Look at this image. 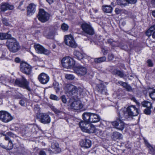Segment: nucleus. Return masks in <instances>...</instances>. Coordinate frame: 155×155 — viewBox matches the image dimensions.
Masks as SVG:
<instances>
[{
	"instance_id": "f257e3e1",
	"label": "nucleus",
	"mask_w": 155,
	"mask_h": 155,
	"mask_svg": "<svg viewBox=\"0 0 155 155\" xmlns=\"http://www.w3.org/2000/svg\"><path fill=\"white\" fill-rule=\"evenodd\" d=\"M139 113V109L134 105L130 106L127 108L122 109L119 112L120 117L123 120L128 119L129 117L137 116Z\"/></svg>"
},
{
	"instance_id": "f03ea898",
	"label": "nucleus",
	"mask_w": 155,
	"mask_h": 155,
	"mask_svg": "<svg viewBox=\"0 0 155 155\" xmlns=\"http://www.w3.org/2000/svg\"><path fill=\"white\" fill-rule=\"evenodd\" d=\"M83 119L87 123H97L101 120V117L98 114L91 113H84L82 115Z\"/></svg>"
},
{
	"instance_id": "7ed1b4c3",
	"label": "nucleus",
	"mask_w": 155,
	"mask_h": 155,
	"mask_svg": "<svg viewBox=\"0 0 155 155\" xmlns=\"http://www.w3.org/2000/svg\"><path fill=\"white\" fill-rule=\"evenodd\" d=\"M7 45L10 51L12 52H17L19 48L18 43L14 38H11L8 41Z\"/></svg>"
},
{
	"instance_id": "20e7f679",
	"label": "nucleus",
	"mask_w": 155,
	"mask_h": 155,
	"mask_svg": "<svg viewBox=\"0 0 155 155\" xmlns=\"http://www.w3.org/2000/svg\"><path fill=\"white\" fill-rule=\"evenodd\" d=\"M61 62L63 66L67 68H72L75 64L74 60L69 57L63 58L61 61Z\"/></svg>"
},
{
	"instance_id": "39448f33",
	"label": "nucleus",
	"mask_w": 155,
	"mask_h": 155,
	"mask_svg": "<svg viewBox=\"0 0 155 155\" xmlns=\"http://www.w3.org/2000/svg\"><path fill=\"white\" fill-rule=\"evenodd\" d=\"M34 48L36 52L38 54L49 55L51 53L50 50L46 49L42 45L37 44L34 45Z\"/></svg>"
},
{
	"instance_id": "423d86ee",
	"label": "nucleus",
	"mask_w": 155,
	"mask_h": 155,
	"mask_svg": "<svg viewBox=\"0 0 155 155\" xmlns=\"http://www.w3.org/2000/svg\"><path fill=\"white\" fill-rule=\"evenodd\" d=\"M64 42L66 45L71 48H75L77 46L74 38L71 35L65 36Z\"/></svg>"
},
{
	"instance_id": "0eeeda50",
	"label": "nucleus",
	"mask_w": 155,
	"mask_h": 155,
	"mask_svg": "<svg viewBox=\"0 0 155 155\" xmlns=\"http://www.w3.org/2000/svg\"><path fill=\"white\" fill-rule=\"evenodd\" d=\"M49 15L42 9L40 10L38 18V20L42 22H45L48 20Z\"/></svg>"
},
{
	"instance_id": "6e6552de",
	"label": "nucleus",
	"mask_w": 155,
	"mask_h": 155,
	"mask_svg": "<svg viewBox=\"0 0 155 155\" xmlns=\"http://www.w3.org/2000/svg\"><path fill=\"white\" fill-rule=\"evenodd\" d=\"M12 119V117L8 112L5 111H0V120L3 122L7 123Z\"/></svg>"
},
{
	"instance_id": "1a4fd4ad",
	"label": "nucleus",
	"mask_w": 155,
	"mask_h": 155,
	"mask_svg": "<svg viewBox=\"0 0 155 155\" xmlns=\"http://www.w3.org/2000/svg\"><path fill=\"white\" fill-rule=\"evenodd\" d=\"M22 78L21 80L18 79H16L15 82V84L20 87L29 90L30 88L28 86V82L24 77L22 76Z\"/></svg>"
},
{
	"instance_id": "9d476101",
	"label": "nucleus",
	"mask_w": 155,
	"mask_h": 155,
	"mask_svg": "<svg viewBox=\"0 0 155 155\" xmlns=\"http://www.w3.org/2000/svg\"><path fill=\"white\" fill-rule=\"evenodd\" d=\"M71 108L75 110H79L82 108L83 106L81 102L79 101H73V99H70L68 104Z\"/></svg>"
},
{
	"instance_id": "9b49d317",
	"label": "nucleus",
	"mask_w": 155,
	"mask_h": 155,
	"mask_svg": "<svg viewBox=\"0 0 155 155\" xmlns=\"http://www.w3.org/2000/svg\"><path fill=\"white\" fill-rule=\"evenodd\" d=\"M21 71L26 74H29L31 73V67L28 64L25 62L21 63L20 65Z\"/></svg>"
},
{
	"instance_id": "f8f14e48",
	"label": "nucleus",
	"mask_w": 155,
	"mask_h": 155,
	"mask_svg": "<svg viewBox=\"0 0 155 155\" xmlns=\"http://www.w3.org/2000/svg\"><path fill=\"white\" fill-rule=\"evenodd\" d=\"M74 72L78 75L83 76L87 73V68L82 66H78L74 68Z\"/></svg>"
},
{
	"instance_id": "ddd939ff",
	"label": "nucleus",
	"mask_w": 155,
	"mask_h": 155,
	"mask_svg": "<svg viewBox=\"0 0 155 155\" xmlns=\"http://www.w3.org/2000/svg\"><path fill=\"white\" fill-rule=\"evenodd\" d=\"M40 122L44 124H47L50 123L51 119L49 115L45 113H41L38 115Z\"/></svg>"
},
{
	"instance_id": "4468645a",
	"label": "nucleus",
	"mask_w": 155,
	"mask_h": 155,
	"mask_svg": "<svg viewBox=\"0 0 155 155\" xmlns=\"http://www.w3.org/2000/svg\"><path fill=\"white\" fill-rule=\"evenodd\" d=\"M119 118L117 119L116 121L112 122V125L117 129L120 130H122L124 128V123L122 120H123L121 118L119 114Z\"/></svg>"
},
{
	"instance_id": "2eb2a0df",
	"label": "nucleus",
	"mask_w": 155,
	"mask_h": 155,
	"mask_svg": "<svg viewBox=\"0 0 155 155\" xmlns=\"http://www.w3.org/2000/svg\"><path fill=\"white\" fill-rule=\"evenodd\" d=\"M38 79L41 83L45 84L49 81L50 78L46 74L42 73L38 76Z\"/></svg>"
},
{
	"instance_id": "dca6fc26",
	"label": "nucleus",
	"mask_w": 155,
	"mask_h": 155,
	"mask_svg": "<svg viewBox=\"0 0 155 155\" xmlns=\"http://www.w3.org/2000/svg\"><path fill=\"white\" fill-rule=\"evenodd\" d=\"M81 28L83 31L86 33L90 35H93L94 34V30L87 23H83L81 25Z\"/></svg>"
},
{
	"instance_id": "f3484780",
	"label": "nucleus",
	"mask_w": 155,
	"mask_h": 155,
	"mask_svg": "<svg viewBox=\"0 0 155 155\" xmlns=\"http://www.w3.org/2000/svg\"><path fill=\"white\" fill-rule=\"evenodd\" d=\"M64 89L66 92L72 94L76 93L78 91L77 88L76 87L71 84L66 85Z\"/></svg>"
},
{
	"instance_id": "a211bd4d",
	"label": "nucleus",
	"mask_w": 155,
	"mask_h": 155,
	"mask_svg": "<svg viewBox=\"0 0 155 155\" xmlns=\"http://www.w3.org/2000/svg\"><path fill=\"white\" fill-rule=\"evenodd\" d=\"M136 1L137 0H117V4L121 6H125L128 4H134Z\"/></svg>"
},
{
	"instance_id": "6ab92c4d",
	"label": "nucleus",
	"mask_w": 155,
	"mask_h": 155,
	"mask_svg": "<svg viewBox=\"0 0 155 155\" xmlns=\"http://www.w3.org/2000/svg\"><path fill=\"white\" fill-rule=\"evenodd\" d=\"M14 8L13 5L7 3H3L0 6V11L5 12L7 10H12Z\"/></svg>"
},
{
	"instance_id": "aec40b11",
	"label": "nucleus",
	"mask_w": 155,
	"mask_h": 155,
	"mask_svg": "<svg viewBox=\"0 0 155 155\" xmlns=\"http://www.w3.org/2000/svg\"><path fill=\"white\" fill-rule=\"evenodd\" d=\"M36 5L33 3L30 4L27 8V14L29 15H32L36 11Z\"/></svg>"
},
{
	"instance_id": "412c9836",
	"label": "nucleus",
	"mask_w": 155,
	"mask_h": 155,
	"mask_svg": "<svg viewBox=\"0 0 155 155\" xmlns=\"http://www.w3.org/2000/svg\"><path fill=\"white\" fill-rule=\"evenodd\" d=\"M89 123H87L86 121H82L79 123V127L81 130L84 132L87 133Z\"/></svg>"
},
{
	"instance_id": "4be33fe9",
	"label": "nucleus",
	"mask_w": 155,
	"mask_h": 155,
	"mask_svg": "<svg viewBox=\"0 0 155 155\" xmlns=\"http://www.w3.org/2000/svg\"><path fill=\"white\" fill-rule=\"evenodd\" d=\"M51 148L54 150V153H58L61 152V149L59 147V145L57 142H53L51 144Z\"/></svg>"
},
{
	"instance_id": "5701e85b",
	"label": "nucleus",
	"mask_w": 155,
	"mask_h": 155,
	"mask_svg": "<svg viewBox=\"0 0 155 155\" xmlns=\"http://www.w3.org/2000/svg\"><path fill=\"white\" fill-rule=\"evenodd\" d=\"M80 145L82 147L87 148H89L91 146V141L88 139L82 140L80 142Z\"/></svg>"
},
{
	"instance_id": "b1692460",
	"label": "nucleus",
	"mask_w": 155,
	"mask_h": 155,
	"mask_svg": "<svg viewBox=\"0 0 155 155\" xmlns=\"http://www.w3.org/2000/svg\"><path fill=\"white\" fill-rule=\"evenodd\" d=\"M145 143L146 146L149 149V153L153 155H155V147H153L147 141H145Z\"/></svg>"
},
{
	"instance_id": "393cba45",
	"label": "nucleus",
	"mask_w": 155,
	"mask_h": 155,
	"mask_svg": "<svg viewBox=\"0 0 155 155\" xmlns=\"http://www.w3.org/2000/svg\"><path fill=\"white\" fill-rule=\"evenodd\" d=\"M11 37V35L8 33H0V40L9 39Z\"/></svg>"
},
{
	"instance_id": "a878e982",
	"label": "nucleus",
	"mask_w": 155,
	"mask_h": 155,
	"mask_svg": "<svg viewBox=\"0 0 155 155\" xmlns=\"http://www.w3.org/2000/svg\"><path fill=\"white\" fill-rule=\"evenodd\" d=\"M102 9L103 11L106 13H110L112 10V8L110 5H105L103 6Z\"/></svg>"
},
{
	"instance_id": "bb28decb",
	"label": "nucleus",
	"mask_w": 155,
	"mask_h": 155,
	"mask_svg": "<svg viewBox=\"0 0 155 155\" xmlns=\"http://www.w3.org/2000/svg\"><path fill=\"white\" fill-rule=\"evenodd\" d=\"M96 129V128L94 125L89 124L87 133H94L95 132Z\"/></svg>"
},
{
	"instance_id": "cd10ccee",
	"label": "nucleus",
	"mask_w": 155,
	"mask_h": 155,
	"mask_svg": "<svg viewBox=\"0 0 155 155\" xmlns=\"http://www.w3.org/2000/svg\"><path fill=\"white\" fill-rule=\"evenodd\" d=\"M74 54L78 60L81 59L83 58V55L79 52L77 51H74Z\"/></svg>"
},
{
	"instance_id": "c85d7f7f",
	"label": "nucleus",
	"mask_w": 155,
	"mask_h": 155,
	"mask_svg": "<svg viewBox=\"0 0 155 155\" xmlns=\"http://www.w3.org/2000/svg\"><path fill=\"white\" fill-rule=\"evenodd\" d=\"M142 106L147 108H152V104L149 101H144L142 103Z\"/></svg>"
},
{
	"instance_id": "c756f323",
	"label": "nucleus",
	"mask_w": 155,
	"mask_h": 155,
	"mask_svg": "<svg viewBox=\"0 0 155 155\" xmlns=\"http://www.w3.org/2000/svg\"><path fill=\"white\" fill-rule=\"evenodd\" d=\"M48 29H49L50 31L48 33V35H47V38H52L54 35V31L55 30H53L52 29V28H47Z\"/></svg>"
},
{
	"instance_id": "7c9ffc66",
	"label": "nucleus",
	"mask_w": 155,
	"mask_h": 155,
	"mask_svg": "<svg viewBox=\"0 0 155 155\" xmlns=\"http://www.w3.org/2000/svg\"><path fill=\"white\" fill-rule=\"evenodd\" d=\"M106 60V58L105 57L95 58L94 63H98L105 61Z\"/></svg>"
},
{
	"instance_id": "2f4dec72",
	"label": "nucleus",
	"mask_w": 155,
	"mask_h": 155,
	"mask_svg": "<svg viewBox=\"0 0 155 155\" xmlns=\"http://www.w3.org/2000/svg\"><path fill=\"white\" fill-rule=\"evenodd\" d=\"M98 87L99 90L98 91H100L101 94H104L106 93V89L105 87H104L101 84Z\"/></svg>"
},
{
	"instance_id": "473e14b6",
	"label": "nucleus",
	"mask_w": 155,
	"mask_h": 155,
	"mask_svg": "<svg viewBox=\"0 0 155 155\" xmlns=\"http://www.w3.org/2000/svg\"><path fill=\"white\" fill-rule=\"evenodd\" d=\"M68 28L69 26L67 24L64 23L61 25V29L63 31H67L68 30Z\"/></svg>"
},
{
	"instance_id": "72a5a7b5",
	"label": "nucleus",
	"mask_w": 155,
	"mask_h": 155,
	"mask_svg": "<svg viewBox=\"0 0 155 155\" xmlns=\"http://www.w3.org/2000/svg\"><path fill=\"white\" fill-rule=\"evenodd\" d=\"M149 96L153 100H155V90H153L150 92Z\"/></svg>"
},
{
	"instance_id": "f704fd0d",
	"label": "nucleus",
	"mask_w": 155,
	"mask_h": 155,
	"mask_svg": "<svg viewBox=\"0 0 155 155\" xmlns=\"http://www.w3.org/2000/svg\"><path fill=\"white\" fill-rule=\"evenodd\" d=\"M0 81L2 83H4L5 82H8L9 81L8 79L5 76H2L0 78Z\"/></svg>"
},
{
	"instance_id": "c9c22d12",
	"label": "nucleus",
	"mask_w": 155,
	"mask_h": 155,
	"mask_svg": "<svg viewBox=\"0 0 155 155\" xmlns=\"http://www.w3.org/2000/svg\"><path fill=\"white\" fill-rule=\"evenodd\" d=\"M65 78L68 80H73L74 79L75 77L74 75L71 74H67L65 75Z\"/></svg>"
},
{
	"instance_id": "e433bc0d",
	"label": "nucleus",
	"mask_w": 155,
	"mask_h": 155,
	"mask_svg": "<svg viewBox=\"0 0 155 155\" xmlns=\"http://www.w3.org/2000/svg\"><path fill=\"white\" fill-rule=\"evenodd\" d=\"M114 72L115 74L119 76L120 77H122L124 76V74L123 72L117 70H115Z\"/></svg>"
},
{
	"instance_id": "4c0bfd02",
	"label": "nucleus",
	"mask_w": 155,
	"mask_h": 155,
	"mask_svg": "<svg viewBox=\"0 0 155 155\" xmlns=\"http://www.w3.org/2000/svg\"><path fill=\"white\" fill-rule=\"evenodd\" d=\"M108 42L111 44L113 46H117L116 42L113 41V40L112 39H109L107 40Z\"/></svg>"
},
{
	"instance_id": "58836bf2",
	"label": "nucleus",
	"mask_w": 155,
	"mask_h": 155,
	"mask_svg": "<svg viewBox=\"0 0 155 155\" xmlns=\"http://www.w3.org/2000/svg\"><path fill=\"white\" fill-rule=\"evenodd\" d=\"M26 102L27 99L26 98H23L20 101L19 104L21 106H24Z\"/></svg>"
},
{
	"instance_id": "ea45409f",
	"label": "nucleus",
	"mask_w": 155,
	"mask_h": 155,
	"mask_svg": "<svg viewBox=\"0 0 155 155\" xmlns=\"http://www.w3.org/2000/svg\"><path fill=\"white\" fill-rule=\"evenodd\" d=\"M50 98L55 101H58L59 100V98L57 96L52 94L51 95Z\"/></svg>"
},
{
	"instance_id": "a19ab883",
	"label": "nucleus",
	"mask_w": 155,
	"mask_h": 155,
	"mask_svg": "<svg viewBox=\"0 0 155 155\" xmlns=\"http://www.w3.org/2000/svg\"><path fill=\"white\" fill-rule=\"evenodd\" d=\"M123 9H121L118 8H116L115 10L116 13L117 14L122 15V12Z\"/></svg>"
},
{
	"instance_id": "79ce46f5",
	"label": "nucleus",
	"mask_w": 155,
	"mask_h": 155,
	"mask_svg": "<svg viewBox=\"0 0 155 155\" xmlns=\"http://www.w3.org/2000/svg\"><path fill=\"white\" fill-rule=\"evenodd\" d=\"M124 87L128 91H132L131 87L130 85L127 84V83H126V85H125V86H124Z\"/></svg>"
},
{
	"instance_id": "37998d69",
	"label": "nucleus",
	"mask_w": 155,
	"mask_h": 155,
	"mask_svg": "<svg viewBox=\"0 0 155 155\" xmlns=\"http://www.w3.org/2000/svg\"><path fill=\"white\" fill-rule=\"evenodd\" d=\"M150 108H147L145 109L144 110V113L147 115L150 114L151 113Z\"/></svg>"
},
{
	"instance_id": "c03bdc74",
	"label": "nucleus",
	"mask_w": 155,
	"mask_h": 155,
	"mask_svg": "<svg viewBox=\"0 0 155 155\" xmlns=\"http://www.w3.org/2000/svg\"><path fill=\"white\" fill-rule=\"evenodd\" d=\"M8 147L9 150L12 149L13 147V144L11 140H9Z\"/></svg>"
},
{
	"instance_id": "a18cd8bd",
	"label": "nucleus",
	"mask_w": 155,
	"mask_h": 155,
	"mask_svg": "<svg viewBox=\"0 0 155 155\" xmlns=\"http://www.w3.org/2000/svg\"><path fill=\"white\" fill-rule=\"evenodd\" d=\"M2 21L3 24L6 26H8L9 25V23L8 21L5 18H2Z\"/></svg>"
},
{
	"instance_id": "49530a36",
	"label": "nucleus",
	"mask_w": 155,
	"mask_h": 155,
	"mask_svg": "<svg viewBox=\"0 0 155 155\" xmlns=\"http://www.w3.org/2000/svg\"><path fill=\"white\" fill-rule=\"evenodd\" d=\"M61 99L62 102L64 104H66L67 102V99L66 97L64 95H62L61 97Z\"/></svg>"
},
{
	"instance_id": "de8ad7c7",
	"label": "nucleus",
	"mask_w": 155,
	"mask_h": 155,
	"mask_svg": "<svg viewBox=\"0 0 155 155\" xmlns=\"http://www.w3.org/2000/svg\"><path fill=\"white\" fill-rule=\"evenodd\" d=\"M94 133H96L97 135H101L102 134V132L101 130L96 128L95 132Z\"/></svg>"
},
{
	"instance_id": "09e8293b",
	"label": "nucleus",
	"mask_w": 155,
	"mask_h": 155,
	"mask_svg": "<svg viewBox=\"0 0 155 155\" xmlns=\"http://www.w3.org/2000/svg\"><path fill=\"white\" fill-rule=\"evenodd\" d=\"M51 109L52 110L54 111V112L57 114H58V113H60V111L57 109L56 108H55L54 107H52L51 108Z\"/></svg>"
},
{
	"instance_id": "8fccbe9b",
	"label": "nucleus",
	"mask_w": 155,
	"mask_h": 155,
	"mask_svg": "<svg viewBox=\"0 0 155 155\" xmlns=\"http://www.w3.org/2000/svg\"><path fill=\"white\" fill-rule=\"evenodd\" d=\"M6 134L8 136H10V137H14L15 136V134H13L12 132H9L6 133Z\"/></svg>"
},
{
	"instance_id": "3c124183",
	"label": "nucleus",
	"mask_w": 155,
	"mask_h": 155,
	"mask_svg": "<svg viewBox=\"0 0 155 155\" xmlns=\"http://www.w3.org/2000/svg\"><path fill=\"white\" fill-rule=\"evenodd\" d=\"M149 29L146 32V35L147 36H148L151 35V34L152 33V31H151V30H150V31H149Z\"/></svg>"
},
{
	"instance_id": "603ef678",
	"label": "nucleus",
	"mask_w": 155,
	"mask_h": 155,
	"mask_svg": "<svg viewBox=\"0 0 155 155\" xmlns=\"http://www.w3.org/2000/svg\"><path fill=\"white\" fill-rule=\"evenodd\" d=\"M118 83L124 87V86H125V85H126V83L121 81H118Z\"/></svg>"
},
{
	"instance_id": "864d4df0",
	"label": "nucleus",
	"mask_w": 155,
	"mask_h": 155,
	"mask_svg": "<svg viewBox=\"0 0 155 155\" xmlns=\"http://www.w3.org/2000/svg\"><path fill=\"white\" fill-rule=\"evenodd\" d=\"M114 57V56L113 54H110L108 55V59L110 60H112Z\"/></svg>"
},
{
	"instance_id": "5fc2aeb1",
	"label": "nucleus",
	"mask_w": 155,
	"mask_h": 155,
	"mask_svg": "<svg viewBox=\"0 0 155 155\" xmlns=\"http://www.w3.org/2000/svg\"><path fill=\"white\" fill-rule=\"evenodd\" d=\"M147 63L150 67H152L153 65V64L150 60H148L147 61Z\"/></svg>"
},
{
	"instance_id": "6e6d98bb",
	"label": "nucleus",
	"mask_w": 155,
	"mask_h": 155,
	"mask_svg": "<svg viewBox=\"0 0 155 155\" xmlns=\"http://www.w3.org/2000/svg\"><path fill=\"white\" fill-rule=\"evenodd\" d=\"M149 29V30L152 31V32L155 30V25L151 26Z\"/></svg>"
},
{
	"instance_id": "4d7b16f0",
	"label": "nucleus",
	"mask_w": 155,
	"mask_h": 155,
	"mask_svg": "<svg viewBox=\"0 0 155 155\" xmlns=\"http://www.w3.org/2000/svg\"><path fill=\"white\" fill-rule=\"evenodd\" d=\"M151 3L153 7H155V0H151Z\"/></svg>"
},
{
	"instance_id": "13d9d810",
	"label": "nucleus",
	"mask_w": 155,
	"mask_h": 155,
	"mask_svg": "<svg viewBox=\"0 0 155 155\" xmlns=\"http://www.w3.org/2000/svg\"><path fill=\"white\" fill-rule=\"evenodd\" d=\"M39 155H46L45 152L41 150L39 152Z\"/></svg>"
},
{
	"instance_id": "bf43d9fd",
	"label": "nucleus",
	"mask_w": 155,
	"mask_h": 155,
	"mask_svg": "<svg viewBox=\"0 0 155 155\" xmlns=\"http://www.w3.org/2000/svg\"><path fill=\"white\" fill-rule=\"evenodd\" d=\"M20 59L18 58H16L15 59V61L17 63H19L20 61Z\"/></svg>"
},
{
	"instance_id": "052dcab7",
	"label": "nucleus",
	"mask_w": 155,
	"mask_h": 155,
	"mask_svg": "<svg viewBox=\"0 0 155 155\" xmlns=\"http://www.w3.org/2000/svg\"><path fill=\"white\" fill-rule=\"evenodd\" d=\"M7 134L5 135V139L6 140H8L9 141V140H10L9 139V138Z\"/></svg>"
},
{
	"instance_id": "680f3d73",
	"label": "nucleus",
	"mask_w": 155,
	"mask_h": 155,
	"mask_svg": "<svg viewBox=\"0 0 155 155\" xmlns=\"http://www.w3.org/2000/svg\"><path fill=\"white\" fill-rule=\"evenodd\" d=\"M94 60H95V58H91L90 59V62H91V63L92 64H94Z\"/></svg>"
},
{
	"instance_id": "e2e57ef3",
	"label": "nucleus",
	"mask_w": 155,
	"mask_h": 155,
	"mask_svg": "<svg viewBox=\"0 0 155 155\" xmlns=\"http://www.w3.org/2000/svg\"><path fill=\"white\" fill-rule=\"evenodd\" d=\"M124 14L125 15H127L128 14V12L126 10L123 9L122 12V14Z\"/></svg>"
},
{
	"instance_id": "0e129e2a",
	"label": "nucleus",
	"mask_w": 155,
	"mask_h": 155,
	"mask_svg": "<svg viewBox=\"0 0 155 155\" xmlns=\"http://www.w3.org/2000/svg\"><path fill=\"white\" fill-rule=\"evenodd\" d=\"M152 15L154 17H155V11H152Z\"/></svg>"
},
{
	"instance_id": "69168bd1",
	"label": "nucleus",
	"mask_w": 155,
	"mask_h": 155,
	"mask_svg": "<svg viewBox=\"0 0 155 155\" xmlns=\"http://www.w3.org/2000/svg\"><path fill=\"white\" fill-rule=\"evenodd\" d=\"M152 37L153 38H155V31L153 33L152 35Z\"/></svg>"
},
{
	"instance_id": "338daca9",
	"label": "nucleus",
	"mask_w": 155,
	"mask_h": 155,
	"mask_svg": "<svg viewBox=\"0 0 155 155\" xmlns=\"http://www.w3.org/2000/svg\"><path fill=\"white\" fill-rule=\"evenodd\" d=\"M119 134V133L117 132H115L114 133V135H118Z\"/></svg>"
},
{
	"instance_id": "774afa93",
	"label": "nucleus",
	"mask_w": 155,
	"mask_h": 155,
	"mask_svg": "<svg viewBox=\"0 0 155 155\" xmlns=\"http://www.w3.org/2000/svg\"><path fill=\"white\" fill-rule=\"evenodd\" d=\"M132 100H133L134 101H135V100H136V99H135V98L134 97H132Z\"/></svg>"
}]
</instances>
